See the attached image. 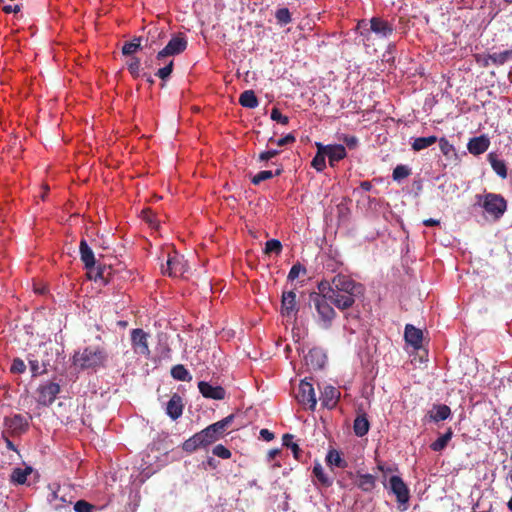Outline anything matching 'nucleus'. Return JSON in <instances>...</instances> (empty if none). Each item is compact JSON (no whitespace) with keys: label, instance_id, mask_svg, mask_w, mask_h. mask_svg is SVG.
I'll list each match as a JSON object with an SVG mask.
<instances>
[{"label":"nucleus","instance_id":"1","mask_svg":"<svg viewBox=\"0 0 512 512\" xmlns=\"http://www.w3.org/2000/svg\"><path fill=\"white\" fill-rule=\"evenodd\" d=\"M320 292L326 293L330 302L340 310L351 308L356 300L364 296V286L344 274L335 275L331 281L322 280L317 286Z\"/></svg>","mask_w":512,"mask_h":512},{"label":"nucleus","instance_id":"2","mask_svg":"<svg viewBox=\"0 0 512 512\" xmlns=\"http://www.w3.org/2000/svg\"><path fill=\"white\" fill-rule=\"evenodd\" d=\"M108 352L101 345H90L73 356V363L81 369L104 367L108 361Z\"/></svg>","mask_w":512,"mask_h":512},{"label":"nucleus","instance_id":"3","mask_svg":"<svg viewBox=\"0 0 512 512\" xmlns=\"http://www.w3.org/2000/svg\"><path fill=\"white\" fill-rule=\"evenodd\" d=\"M310 302L317 311L320 326L323 329L331 328L332 322L336 318L337 313L330 305V300L326 296V293L320 292L319 290L318 292H312L310 294Z\"/></svg>","mask_w":512,"mask_h":512},{"label":"nucleus","instance_id":"4","mask_svg":"<svg viewBox=\"0 0 512 512\" xmlns=\"http://www.w3.org/2000/svg\"><path fill=\"white\" fill-rule=\"evenodd\" d=\"M384 486L389 488V490L396 496L399 509L401 511H405L410 499V492L403 479L400 476L393 475L389 478L388 484L384 483Z\"/></svg>","mask_w":512,"mask_h":512},{"label":"nucleus","instance_id":"5","mask_svg":"<svg viewBox=\"0 0 512 512\" xmlns=\"http://www.w3.org/2000/svg\"><path fill=\"white\" fill-rule=\"evenodd\" d=\"M188 270L184 257L177 252L169 253L166 265H162V273L170 277L183 276Z\"/></svg>","mask_w":512,"mask_h":512},{"label":"nucleus","instance_id":"6","mask_svg":"<svg viewBox=\"0 0 512 512\" xmlns=\"http://www.w3.org/2000/svg\"><path fill=\"white\" fill-rule=\"evenodd\" d=\"M482 206L488 214L498 219L506 211L507 203L501 195L488 193L484 196Z\"/></svg>","mask_w":512,"mask_h":512},{"label":"nucleus","instance_id":"7","mask_svg":"<svg viewBox=\"0 0 512 512\" xmlns=\"http://www.w3.org/2000/svg\"><path fill=\"white\" fill-rule=\"evenodd\" d=\"M296 399L300 404L307 406L310 410L313 411L315 409L317 404L315 391L313 385L307 379L300 381Z\"/></svg>","mask_w":512,"mask_h":512},{"label":"nucleus","instance_id":"8","mask_svg":"<svg viewBox=\"0 0 512 512\" xmlns=\"http://www.w3.org/2000/svg\"><path fill=\"white\" fill-rule=\"evenodd\" d=\"M37 402L43 406H50L60 393V385L55 382H46L37 389Z\"/></svg>","mask_w":512,"mask_h":512},{"label":"nucleus","instance_id":"9","mask_svg":"<svg viewBox=\"0 0 512 512\" xmlns=\"http://www.w3.org/2000/svg\"><path fill=\"white\" fill-rule=\"evenodd\" d=\"M234 417V414H230L222 420L215 422L203 429V432L207 436L210 444L214 443L223 436L227 427L233 422Z\"/></svg>","mask_w":512,"mask_h":512},{"label":"nucleus","instance_id":"10","mask_svg":"<svg viewBox=\"0 0 512 512\" xmlns=\"http://www.w3.org/2000/svg\"><path fill=\"white\" fill-rule=\"evenodd\" d=\"M187 47V41L184 36L178 35L171 38L168 44L158 52L157 60H162L167 56L178 55L182 53Z\"/></svg>","mask_w":512,"mask_h":512},{"label":"nucleus","instance_id":"11","mask_svg":"<svg viewBox=\"0 0 512 512\" xmlns=\"http://www.w3.org/2000/svg\"><path fill=\"white\" fill-rule=\"evenodd\" d=\"M4 426L7 433L11 436H15L20 435L27 430L28 422L22 415L16 414L12 417H6L4 419Z\"/></svg>","mask_w":512,"mask_h":512},{"label":"nucleus","instance_id":"12","mask_svg":"<svg viewBox=\"0 0 512 512\" xmlns=\"http://www.w3.org/2000/svg\"><path fill=\"white\" fill-rule=\"evenodd\" d=\"M148 334L144 330L137 328L131 332V341L136 353L149 356L150 350L148 346Z\"/></svg>","mask_w":512,"mask_h":512},{"label":"nucleus","instance_id":"13","mask_svg":"<svg viewBox=\"0 0 512 512\" xmlns=\"http://www.w3.org/2000/svg\"><path fill=\"white\" fill-rule=\"evenodd\" d=\"M208 445H210V442L203 430H201L200 432L194 434L192 437L184 441L182 444V449L187 453H193L197 449L207 447Z\"/></svg>","mask_w":512,"mask_h":512},{"label":"nucleus","instance_id":"14","mask_svg":"<svg viewBox=\"0 0 512 512\" xmlns=\"http://www.w3.org/2000/svg\"><path fill=\"white\" fill-rule=\"evenodd\" d=\"M340 395V391L334 386H325L320 396L322 406L329 410L334 409L339 402Z\"/></svg>","mask_w":512,"mask_h":512},{"label":"nucleus","instance_id":"15","mask_svg":"<svg viewBox=\"0 0 512 512\" xmlns=\"http://www.w3.org/2000/svg\"><path fill=\"white\" fill-rule=\"evenodd\" d=\"M198 388L203 397L214 400H223L226 396V391L222 386H213L206 381H200Z\"/></svg>","mask_w":512,"mask_h":512},{"label":"nucleus","instance_id":"16","mask_svg":"<svg viewBox=\"0 0 512 512\" xmlns=\"http://www.w3.org/2000/svg\"><path fill=\"white\" fill-rule=\"evenodd\" d=\"M298 307L296 303V294L294 291L283 292L281 299V314L285 317L296 315Z\"/></svg>","mask_w":512,"mask_h":512},{"label":"nucleus","instance_id":"17","mask_svg":"<svg viewBox=\"0 0 512 512\" xmlns=\"http://www.w3.org/2000/svg\"><path fill=\"white\" fill-rule=\"evenodd\" d=\"M405 341L415 349L422 347L423 332L412 324H407L404 330Z\"/></svg>","mask_w":512,"mask_h":512},{"label":"nucleus","instance_id":"18","mask_svg":"<svg viewBox=\"0 0 512 512\" xmlns=\"http://www.w3.org/2000/svg\"><path fill=\"white\" fill-rule=\"evenodd\" d=\"M324 154L328 157L329 164L333 167L335 162L344 159L347 155L346 149L341 144L323 145Z\"/></svg>","mask_w":512,"mask_h":512},{"label":"nucleus","instance_id":"19","mask_svg":"<svg viewBox=\"0 0 512 512\" xmlns=\"http://www.w3.org/2000/svg\"><path fill=\"white\" fill-rule=\"evenodd\" d=\"M184 404L179 394L174 393L167 403L166 413L173 419H178L183 413Z\"/></svg>","mask_w":512,"mask_h":512},{"label":"nucleus","instance_id":"20","mask_svg":"<svg viewBox=\"0 0 512 512\" xmlns=\"http://www.w3.org/2000/svg\"><path fill=\"white\" fill-rule=\"evenodd\" d=\"M490 145V140L485 135L474 137L470 139L467 144L468 151L473 155H480L484 153Z\"/></svg>","mask_w":512,"mask_h":512},{"label":"nucleus","instance_id":"21","mask_svg":"<svg viewBox=\"0 0 512 512\" xmlns=\"http://www.w3.org/2000/svg\"><path fill=\"white\" fill-rule=\"evenodd\" d=\"M80 260L84 264V268L95 266L96 259L93 250L88 245L85 239H82L79 244Z\"/></svg>","mask_w":512,"mask_h":512},{"label":"nucleus","instance_id":"22","mask_svg":"<svg viewBox=\"0 0 512 512\" xmlns=\"http://www.w3.org/2000/svg\"><path fill=\"white\" fill-rule=\"evenodd\" d=\"M370 23L371 30L376 34H379L383 37H387L393 33V26L389 24L387 21L374 17L371 19Z\"/></svg>","mask_w":512,"mask_h":512},{"label":"nucleus","instance_id":"23","mask_svg":"<svg viewBox=\"0 0 512 512\" xmlns=\"http://www.w3.org/2000/svg\"><path fill=\"white\" fill-rule=\"evenodd\" d=\"M113 276H114V270L110 265L106 266V265L99 264V265H97V270L94 275V281L95 282L99 281L102 284L106 285L113 281Z\"/></svg>","mask_w":512,"mask_h":512},{"label":"nucleus","instance_id":"24","mask_svg":"<svg viewBox=\"0 0 512 512\" xmlns=\"http://www.w3.org/2000/svg\"><path fill=\"white\" fill-rule=\"evenodd\" d=\"M370 429V423L365 413L357 415L353 423V431L356 436H365Z\"/></svg>","mask_w":512,"mask_h":512},{"label":"nucleus","instance_id":"25","mask_svg":"<svg viewBox=\"0 0 512 512\" xmlns=\"http://www.w3.org/2000/svg\"><path fill=\"white\" fill-rule=\"evenodd\" d=\"M451 415V409L445 404L434 405L429 411V418L433 422L444 421Z\"/></svg>","mask_w":512,"mask_h":512},{"label":"nucleus","instance_id":"26","mask_svg":"<svg viewBox=\"0 0 512 512\" xmlns=\"http://www.w3.org/2000/svg\"><path fill=\"white\" fill-rule=\"evenodd\" d=\"M358 481L356 483L357 487L363 492H371L376 487V477L372 474H357Z\"/></svg>","mask_w":512,"mask_h":512},{"label":"nucleus","instance_id":"27","mask_svg":"<svg viewBox=\"0 0 512 512\" xmlns=\"http://www.w3.org/2000/svg\"><path fill=\"white\" fill-rule=\"evenodd\" d=\"M32 473V467L25 468L16 467L10 475V482L14 485H23L27 481V476Z\"/></svg>","mask_w":512,"mask_h":512},{"label":"nucleus","instance_id":"28","mask_svg":"<svg viewBox=\"0 0 512 512\" xmlns=\"http://www.w3.org/2000/svg\"><path fill=\"white\" fill-rule=\"evenodd\" d=\"M488 161L494 170V172L500 176L502 179L507 178V167L503 160L499 159L497 154L489 153Z\"/></svg>","mask_w":512,"mask_h":512},{"label":"nucleus","instance_id":"29","mask_svg":"<svg viewBox=\"0 0 512 512\" xmlns=\"http://www.w3.org/2000/svg\"><path fill=\"white\" fill-rule=\"evenodd\" d=\"M241 106L249 109L256 108L259 105L258 98L253 90H245L239 96Z\"/></svg>","mask_w":512,"mask_h":512},{"label":"nucleus","instance_id":"30","mask_svg":"<svg viewBox=\"0 0 512 512\" xmlns=\"http://www.w3.org/2000/svg\"><path fill=\"white\" fill-rule=\"evenodd\" d=\"M326 462L330 467L346 468L348 465L347 461L341 457L339 451L335 449L329 450L326 455Z\"/></svg>","mask_w":512,"mask_h":512},{"label":"nucleus","instance_id":"31","mask_svg":"<svg viewBox=\"0 0 512 512\" xmlns=\"http://www.w3.org/2000/svg\"><path fill=\"white\" fill-rule=\"evenodd\" d=\"M283 173V167L280 165L275 172H272L270 170H262L258 172L252 179L251 182L254 185H259L261 182L269 180L273 178L274 176H280Z\"/></svg>","mask_w":512,"mask_h":512},{"label":"nucleus","instance_id":"32","mask_svg":"<svg viewBox=\"0 0 512 512\" xmlns=\"http://www.w3.org/2000/svg\"><path fill=\"white\" fill-rule=\"evenodd\" d=\"M316 146H317L318 150H317L316 155L312 159L311 165L318 172H322L326 167V163H325L326 154H324V150L322 149L323 148L322 143H316Z\"/></svg>","mask_w":512,"mask_h":512},{"label":"nucleus","instance_id":"33","mask_svg":"<svg viewBox=\"0 0 512 512\" xmlns=\"http://www.w3.org/2000/svg\"><path fill=\"white\" fill-rule=\"evenodd\" d=\"M453 431L451 428H448L447 431L441 435L437 440H435L431 445L430 448L435 451H442L446 448L448 442L452 439Z\"/></svg>","mask_w":512,"mask_h":512},{"label":"nucleus","instance_id":"34","mask_svg":"<svg viewBox=\"0 0 512 512\" xmlns=\"http://www.w3.org/2000/svg\"><path fill=\"white\" fill-rule=\"evenodd\" d=\"M438 141V138L434 135L428 137L415 138L411 144L414 151H421Z\"/></svg>","mask_w":512,"mask_h":512},{"label":"nucleus","instance_id":"35","mask_svg":"<svg viewBox=\"0 0 512 512\" xmlns=\"http://www.w3.org/2000/svg\"><path fill=\"white\" fill-rule=\"evenodd\" d=\"M313 475L317 478L319 483L324 487H330L333 484V481L330 477H328L322 465L320 463H316L312 470Z\"/></svg>","mask_w":512,"mask_h":512},{"label":"nucleus","instance_id":"36","mask_svg":"<svg viewBox=\"0 0 512 512\" xmlns=\"http://www.w3.org/2000/svg\"><path fill=\"white\" fill-rule=\"evenodd\" d=\"M141 37H134L131 41L125 42L122 47V54L125 56H132L141 49Z\"/></svg>","mask_w":512,"mask_h":512},{"label":"nucleus","instance_id":"37","mask_svg":"<svg viewBox=\"0 0 512 512\" xmlns=\"http://www.w3.org/2000/svg\"><path fill=\"white\" fill-rule=\"evenodd\" d=\"M294 436L292 434L286 433L282 437L283 446L291 449L293 456L295 459H300L302 450L300 449L299 445L295 442H293Z\"/></svg>","mask_w":512,"mask_h":512},{"label":"nucleus","instance_id":"38","mask_svg":"<svg viewBox=\"0 0 512 512\" xmlns=\"http://www.w3.org/2000/svg\"><path fill=\"white\" fill-rule=\"evenodd\" d=\"M494 65L500 66L506 63L508 60H512V50H505L499 53H493L488 55V59Z\"/></svg>","mask_w":512,"mask_h":512},{"label":"nucleus","instance_id":"39","mask_svg":"<svg viewBox=\"0 0 512 512\" xmlns=\"http://www.w3.org/2000/svg\"><path fill=\"white\" fill-rule=\"evenodd\" d=\"M171 376L179 381H190L192 376L182 364H177L171 369Z\"/></svg>","mask_w":512,"mask_h":512},{"label":"nucleus","instance_id":"40","mask_svg":"<svg viewBox=\"0 0 512 512\" xmlns=\"http://www.w3.org/2000/svg\"><path fill=\"white\" fill-rule=\"evenodd\" d=\"M439 148L442 152V154L447 158V159H451V158H456L457 154H456V150L454 148V146L452 144H450V142L442 137L439 139Z\"/></svg>","mask_w":512,"mask_h":512},{"label":"nucleus","instance_id":"41","mask_svg":"<svg viewBox=\"0 0 512 512\" xmlns=\"http://www.w3.org/2000/svg\"><path fill=\"white\" fill-rule=\"evenodd\" d=\"M324 358V355L318 350H311L306 356L307 362L310 361L311 364L317 368H322L324 366Z\"/></svg>","mask_w":512,"mask_h":512},{"label":"nucleus","instance_id":"42","mask_svg":"<svg viewBox=\"0 0 512 512\" xmlns=\"http://www.w3.org/2000/svg\"><path fill=\"white\" fill-rule=\"evenodd\" d=\"M411 174V170L406 165H397L392 173V177L394 181H401L407 178Z\"/></svg>","mask_w":512,"mask_h":512},{"label":"nucleus","instance_id":"43","mask_svg":"<svg viewBox=\"0 0 512 512\" xmlns=\"http://www.w3.org/2000/svg\"><path fill=\"white\" fill-rule=\"evenodd\" d=\"M281 252H282V244L279 240L271 239L265 243V249H264L265 254L275 253V254L279 255Z\"/></svg>","mask_w":512,"mask_h":512},{"label":"nucleus","instance_id":"44","mask_svg":"<svg viewBox=\"0 0 512 512\" xmlns=\"http://www.w3.org/2000/svg\"><path fill=\"white\" fill-rule=\"evenodd\" d=\"M277 22L281 25L289 24L292 21L291 14L288 8H280L275 13Z\"/></svg>","mask_w":512,"mask_h":512},{"label":"nucleus","instance_id":"45","mask_svg":"<svg viewBox=\"0 0 512 512\" xmlns=\"http://www.w3.org/2000/svg\"><path fill=\"white\" fill-rule=\"evenodd\" d=\"M127 68L134 78H138L140 76V59L137 57H132L127 62Z\"/></svg>","mask_w":512,"mask_h":512},{"label":"nucleus","instance_id":"46","mask_svg":"<svg viewBox=\"0 0 512 512\" xmlns=\"http://www.w3.org/2000/svg\"><path fill=\"white\" fill-rule=\"evenodd\" d=\"M296 141V138L293 134L289 133L285 137H282L278 140H275L273 137H270L268 142L275 143L277 146L282 147L288 144H292Z\"/></svg>","mask_w":512,"mask_h":512},{"label":"nucleus","instance_id":"47","mask_svg":"<svg viewBox=\"0 0 512 512\" xmlns=\"http://www.w3.org/2000/svg\"><path fill=\"white\" fill-rule=\"evenodd\" d=\"M213 454L222 459H229L231 457V451L222 444L216 445L213 450Z\"/></svg>","mask_w":512,"mask_h":512},{"label":"nucleus","instance_id":"48","mask_svg":"<svg viewBox=\"0 0 512 512\" xmlns=\"http://www.w3.org/2000/svg\"><path fill=\"white\" fill-rule=\"evenodd\" d=\"M271 119L273 121H276L282 125H287L289 123V118L285 115H283L280 110L276 107H274L272 110H271V115H270Z\"/></svg>","mask_w":512,"mask_h":512},{"label":"nucleus","instance_id":"49","mask_svg":"<svg viewBox=\"0 0 512 512\" xmlns=\"http://www.w3.org/2000/svg\"><path fill=\"white\" fill-rule=\"evenodd\" d=\"M173 61L170 60L168 64H166L163 68H160L157 72H156V76H158L160 79L162 80H166L167 78H169V76L171 75L172 71H173Z\"/></svg>","mask_w":512,"mask_h":512},{"label":"nucleus","instance_id":"50","mask_svg":"<svg viewBox=\"0 0 512 512\" xmlns=\"http://www.w3.org/2000/svg\"><path fill=\"white\" fill-rule=\"evenodd\" d=\"M74 510H75V512H93L94 505L90 504L89 502H87L85 500H78L74 504Z\"/></svg>","mask_w":512,"mask_h":512},{"label":"nucleus","instance_id":"51","mask_svg":"<svg viewBox=\"0 0 512 512\" xmlns=\"http://www.w3.org/2000/svg\"><path fill=\"white\" fill-rule=\"evenodd\" d=\"M301 272H304V273L306 272L305 267H304V266H302L300 263H296V264H294V265L291 267L290 271H289L288 279H289V280H291V281H293V280L297 279V278L299 277V274H300Z\"/></svg>","mask_w":512,"mask_h":512},{"label":"nucleus","instance_id":"52","mask_svg":"<svg viewBox=\"0 0 512 512\" xmlns=\"http://www.w3.org/2000/svg\"><path fill=\"white\" fill-rule=\"evenodd\" d=\"M142 217L150 226L156 227L158 225L155 214L151 209L142 210Z\"/></svg>","mask_w":512,"mask_h":512},{"label":"nucleus","instance_id":"53","mask_svg":"<svg viewBox=\"0 0 512 512\" xmlns=\"http://www.w3.org/2000/svg\"><path fill=\"white\" fill-rule=\"evenodd\" d=\"M279 154H280V150H277V149H270L267 151H263L259 154L258 161L259 162L268 161V160L276 157Z\"/></svg>","mask_w":512,"mask_h":512},{"label":"nucleus","instance_id":"54","mask_svg":"<svg viewBox=\"0 0 512 512\" xmlns=\"http://www.w3.org/2000/svg\"><path fill=\"white\" fill-rule=\"evenodd\" d=\"M10 370L12 373L20 374L26 370V365L22 359L16 358L13 360Z\"/></svg>","mask_w":512,"mask_h":512},{"label":"nucleus","instance_id":"55","mask_svg":"<svg viewBox=\"0 0 512 512\" xmlns=\"http://www.w3.org/2000/svg\"><path fill=\"white\" fill-rule=\"evenodd\" d=\"M29 365L33 376H38L45 372V369H40L38 360H29Z\"/></svg>","mask_w":512,"mask_h":512},{"label":"nucleus","instance_id":"56","mask_svg":"<svg viewBox=\"0 0 512 512\" xmlns=\"http://www.w3.org/2000/svg\"><path fill=\"white\" fill-rule=\"evenodd\" d=\"M0 3H2V10L9 14V13H17L20 11V5L19 4H14V5H10V4H5L3 0H0Z\"/></svg>","mask_w":512,"mask_h":512},{"label":"nucleus","instance_id":"57","mask_svg":"<svg viewBox=\"0 0 512 512\" xmlns=\"http://www.w3.org/2000/svg\"><path fill=\"white\" fill-rule=\"evenodd\" d=\"M343 142L347 145L348 148L353 149L358 144V139L355 136L345 135L343 137Z\"/></svg>","mask_w":512,"mask_h":512},{"label":"nucleus","instance_id":"58","mask_svg":"<svg viewBox=\"0 0 512 512\" xmlns=\"http://www.w3.org/2000/svg\"><path fill=\"white\" fill-rule=\"evenodd\" d=\"M260 437L265 441H272L275 438V435L270 430L263 428L260 430Z\"/></svg>","mask_w":512,"mask_h":512},{"label":"nucleus","instance_id":"59","mask_svg":"<svg viewBox=\"0 0 512 512\" xmlns=\"http://www.w3.org/2000/svg\"><path fill=\"white\" fill-rule=\"evenodd\" d=\"M423 224L427 227H432V226H437L440 224V221L439 220H436V219H433V218H429V219H426L423 221Z\"/></svg>","mask_w":512,"mask_h":512},{"label":"nucleus","instance_id":"60","mask_svg":"<svg viewBox=\"0 0 512 512\" xmlns=\"http://www.w3.org/2000/svg\"><path fill=\"white\" fill-rule=\"evenodd\" d=\"M87 270V276L90 280H94V275L97 270V266H92L90 268H85Z\"/></svg>","mask_w":512,"mask_h":512},{"label":"nucleus","instance_id":"61","mask_svg":"<svg viewBox=\"0 0 512 512\" xmlns=\"http://www.w3.org/2000/svg\"><path fill=\"white\" fill-rule=\"evenodd\" d=\"M360 187L361 189H363L364 191H370L372 189V184L371 182L369 181H362L360 183Z\"/></svg>","mask_w":512,"mask_h":512},{"label":"nucleus","instance_id":"62","mask_svg":"<svg viewBox=\"0 0 512 512\" xmlns=\"http://www.w3.org/2000/svg\"><path fill=\"white\" fill-rule=\"evenodd\" d=\"M280 453L279 449H272L269 451L268 456L270 459L275 458Z\"/></svg>","mask_w":512,"mask_h":512},{"label":"nucleus","instance_id":"63","mask_svg":"<svg viewBox=\"0 0 512 512\" xmlns=\"http://www.w3.org/2000/svg\"><path fill=\"white\" fill-rule=\"evenodd\" d=\"M207 464L211 467V468H216V463H215V460L214 458H208L207 460Z\"/></svg>","mask_w":512,"mask_h":512},{"label":"nucleus","instance_id":"64","mask_svg":"<svg viewBox=\"0 0 512 512\" xmlns=\"http://www.w3.org/2000/svg\"><path fill=\"white\" fill-rule=\"evenodd\" d=\"M507 506H508V509H509L510 511H512V497H511V498H510V500L508 501Z\"/></svg>","mask_w":512,"mask_h":512}]
</instances>
